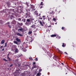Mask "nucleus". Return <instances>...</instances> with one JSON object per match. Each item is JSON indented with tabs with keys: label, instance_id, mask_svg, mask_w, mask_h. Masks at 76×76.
<instances>
[{
	"label": "nucleus",
	"instance_id": "1",
	"mask_svg": "<svg viewBox=\"0 0 76 76\" xmlns=\"http://www.w3.org/2000/svg\"><path fill=\"white\" fill-rule=\"evenodd\" d=\"M26 12H27L26 14L25 15L26 18H27L28 17H29V15H30V12H29L30 11V10L26 9Z\"/></svg>",
	"mask_w": 76,
	"mask_h": 76
},
{
	"label": "nucleus",
	"instance_id": "2",
	"mask_svg": "<svg viewBox=\"0 0 76 76\" xmlns=\"http://www.w3.org/2000/svg\"><path fill=\"white\" fill-rule=\"evenodd\" d=\"M31 8L30 10L32 11V10H35V6L33 5L30 4Z\"/></svg>",
	"mask_w": 76,
	"mask_h": 76
},
{
	"label": "nucleus",
	"instance_id": "3",
	"mask_svg": "<svg viewBox=\"0 0 76 76\" xmlns=\"http://www.w3.org/2000/svg\"><path fill=\"white\" fill-rule=\"evenodd\" d=\"M26 24L27 25H30V23H29V22H30V20L29 19H27L26 20Z\"/></svg>",
	"mask_w": 76,
	"mask_h": 76
},
{
	"label": "nucleus",
	"instance_id": "4",
	"mask_svg": "<svg viewBox=\"0 0 76 76\" xmlns=\"http://www.w3.org/2000/svg\"><path fill=\"white\" fill-rule=\"evenodd\" d=\"M15 11L14 10V9H10V11H9V13H15Z\"/></svg>",
	"mask_w": 76,
	"mask_h": 76
},
{
	"label": "nucleus",
	"instance_id": "5",
	"mask_svg": "<svg viewBox=\"0 0 76 76\" xmlns=\"http://www.w3.org/2000/svg\"><path fill=\"white\" fill-rule=\"evenodd\" d=\"M10 54V53H9L8 54V55H7V59H9V61H11V60H12V59L10 58H9V54Z\"/></svg>",
	"mask_w": 76,
	"mask_h": 76
},
{
	"label": "nucleus",
	"instance_id": "6",
	"mask_svg": "<svg viewBox=\"0 0 76 76\" xmlns=\"http://www.w3.org/2000/svg\"><path fill=\"white\" fill-rule=\"evenodd\" d=\"M16 34L17 35H18V36H20V37H22V36H23V35L22 34H20V33L19 32H17L16 33Z\"/></svg>",
	"mask_w": 76,
	"mask_h": 76
},
{
	"label": "nucleus",
	"instance_id": "7",
	"mask_svg": "<svg viewBox=\"0 0 76 76\" xmlns=\"http://www.w3.org/2000/svg\"><path fill=\"white\" fill-rule=\"evenodd\" d=\"M23 30V29L22 28H19L18 29V31L20 32H22Z\"/></svg>",
	"mask_w": 76,
	"mask_h": 76
},
{
	"label": "nucleus",
	"instance_id": "8",
	"mask_svg": "<svg viewBox=\"0 0 76 76\" xmlns=\"http://www.w3.org/2000/svg\"><path fill=\"white\" fill-rule=\"evenodd\" d=\"M12 48H15V49L17 48V46L16 45H13L12 46Z\"/></svg>",
	"mask_w": 76,
	"mask_h": 76
},
{
	"label": "nucleus",
	"instance_id": "9",
	"mask_svg": "<svg viewBox=\"0 0 76 76\" xmlns=\"http://www.w3.org/2000/svg\"><path fill=\"white\" fill-rule=\"evenodd\" d=\"M57 36V34H53L50 36L51 37H56Z\"/></svg>",
	"mask_w": 76,
	"mask_h": 76
},
{
	"label": "nucleus",
	"instance_id": "10",
	"mask_svg": "<svg viewBox=\"0 0 76 76\" xmlns=\"http://www.w3.org/2000/svg\"><path fill=\"white\" fill-rule=\"evenodd\" d=\"M4 42H5L4 40H2L1 42V44H3L4 43Z\"/></svg>",
	"mask_w": 76,
	"mask_h": 76
},
{
	"label": "nucleus",
	"instance_id": "11",
	"mask_svg": "<svg viewBox=\"0 0 76 76\" xmlns=\"http://www.w3.org/2000/svg\"><path fill=\"white\" fill-rule=\"evenodd\" d=\"M41 75V72H39L37 74L36 76H40Z\"/></svg>",
	"mask_w": 76,
	"mask_h": 76
},
{
	"label": "nucleus",
	"instance_id": "12",
	"mask_svg": "<svg viewBox=\"0 0 76 76\" xmlns=\"http://www.w3.org/2000/svg\"><path fill=\"white\" fill-rule=\"evenodd\" d=\"M15 53H18L19 52V50H18V48H16L15 49Z\"/></svg>",
	"mask_w": 76,
	"mask_h": 76
},
{
	"label": "nucleus",
	"instance_id": "13",
	"mask_svg": "<svg viewBox=\"0 0 76 76\" xmlns=\"http://www.w3.org/2000/svg\"><path fill=\"white\" fill-rule=\"evenodd\" d=\"M16 40L18 42H20V40L19 39H18V38L16 39Z\"/></svg>",
	"mask_w": 76,
	"mask_h": 76
},
{
	"label": "nucleus",
	"instance_id": "14",
	"mask_svg": "<svg viewBox=\"0 0 76 76\" xmlns=\"http://www.w3.org/2000/svg\"><path fill=\"white\" fill-rule=\"evenodd\" d=\"M62 47H66V44L63 43L62 44Z\"/></svg>",
	"mask_w": 76,
	"mask_h": 76
},
{
	"label": "nucleus",
	"instance_id": "15",
	"mask_svg": "<svg viewBox=\"0 0 76 76\" xmlns=\"http://www.w3.org/2000/svg\"><path fill=\"white\" fill-rule=\"evenodd\" d=\"M51 25H50V26H48V29H51Z\"/></svg>",
	"mask_w": 76,
	"mask_h": 76
},
{
	"label": "nucleus",
	"instance_id": "16",
	"mask_svg": "<svg viewBox=\"0 0 76 76\" xmlns=\"http://www.w3.org/2000/svg\"><path fill=\"white\" fill-rule=\"evenodd\" d=\"M57 50H58V52H59V53H62V51L60 50H59V49H58V48H57Z\"/></svg>",
	"mask_w": 76,
	"mask_h": 76
},
{
	"label": "nucleus",
	"instance_id": "17",
	"mask_svg": "<svg viewBox=\"0 0 76 76\" xmlns=\"http://www.w3.org/2000/svg\"><path fill=\"white\" fill-rule=\"evenodd\" d=\"M13 42L14 43V44H18V42L16 41H14Z\"/></svg>",
	"mask_w": 76,
	"mask_h": 76
},
{
	"label": "nucleus",
	"instance_id": "18",
	"mask_svg": "<svg viewBox=\"0 0 76 76\" xmlns=\"http://www.w3.org/2000/svg\"><path fill=\"white\" fill-rule=\"evenodd\" d=\"M22 11L21 10H18V12H19V13H21Z\"/></svg>",
	"mask_w": 76,
	"mask_h": 76
},
{
	"label": "nucleus",
	"instance_id": "19",
	"mask_svg": "<svg viewBox=\"0 0 76 76\" xmlns=\"http://www.w3.org/2000/svg\"><path fill=\"white\" fill-rule=\"evenodd\" d=\"M39 23H40L41 25V26H43V24H42V22H41V21H40Z\"/></svg>",
	"mask_w": 76,
	"mask_h": 76
},
{
	"label": "nucleus",
	"instance_id": "20",
	"mask_svg": "<svg viewBox=\"0 0 76 76\" xmlns=\"http://www.w3.org/2000/svg\"><path fill=\"white\" fill-rule=\"evenodd\" d=\"M57 57L56 56H54L53 58L54 59V60H56V58H57Z\"/></svg>",
	"mask_w": 76,
	"mask_h": 76
},
{
	"label": "nucleus",
	"instance_id": "21",
	"mask_svg": "<svg viewBox=\"0 0 76 76\" xmlns=\"http://www.w3.org/2000/svg\"><path fill=\"white\" fill-rule=\"evenodd\" d=\"M40 5L41 6H43V2H41L40 4Z\"/></svg>",
	"mask_w": 76,
	"mask_h": 76
},
{
	"label": "nucleus",
	"instance_id": "22",
	"mask_svg": "<svg viewBox=\"0 0 76 76\" xmlns=\"http://www.w3.org/2000/svg\"><path fill=\"white\" fill-rule=\"evenodd\" d=\"M35 15H38V12H37V11L35 12Z\"/></svg>",
	"mask_w": 76,
	"mask_h": 76
},
{
	"label": "nucleus",
	"instance_id": "23",
	"mask_svg": "<svg viewBox=\"0 0 76 76\" xmlns=\"http://www.w3.org/2000/svg\"><path fill=\"white\" fill-rule=\"evenodd\" d=\"M31 34H32V31H29L28 32V34H29V35Z\"/></svg>",
	"mask_w": 76,
	"mask_h": 76
},
{
	"label": "nucleus",
	"instance_id": "24",
	"mask_svg": "<svg viewBox=\"0 0 76 76\" xmlns=\"http://www.w3.org/2000/svg\"><path fill=\"white\" fill-rule=\"evenodd\" d=\"M31 28H35V25H32L31 26Z\"/></svg>",
	"mask_w": 76,
	"mask_h": 76
},
{
	"label": "nucleus",
	"instance_id": "25",
	"mask_svg": "<svg viewBox=\"0 0 76 76\" xmlns=\"http://www.w3.org/2000/svg\"><path fill=\"white\" fill-rule=\"evenodd\" d=\"M29 60H33V59H32V58L31 57H30V58H29Z\"/></svg>",
	"mask_w": 76,
	"mask_h": 76
},
{
	"label": "nucleus",
	"instance_id": "26",
	"mask_svg": "<svg viewBox=\"0 0 76 76\" xmlns=\"http://www.w3.org/2000/svg\"><path fill=\"white\" fill-rule=\"evenodd\" d=\"M11 24H15V23L14 22V21H12L11 23Z\"/></svg>",
	"mask_w": 76,
	"mask_h": 76
},
{
	"label": "nucleus",
	"instance_id": "27",
	"mask_svg": "<svg viewBox=\"0 0 76 76\" xmlns=\"http://www.w3.org/2000/svg\"><path fill=\"white\" fill-rule=\"evenodd\" d=\"M3 60H4V61H7V60H6V59H4V58Z\"/></svg>",
	"mask_w": 76,
	"mask_h": 76
},
{
	"label": "nucleus",
	"instance_id": "28",
	"mask_svg": "<svg viewBox=\"0 0 76 76\" xmlns=\"http://www.w3.org/2000/svg\"><path fill=\"white\" fill-rule=\"evenodd\" d=\"M5 46H4V47H6V46H7V42L5 43Z\"/></svg>",
	"mask_w": 76,
	"mask_h": 76
},
{
	"label": "nucleus",
	"instance_id": "29",
	"mask_svg": "<svg viewBox=\"0 0 76 76\" xmlns=\"http://www.w3.org/2000/svg\"><path fill=\"white\" fill-rule=\"evenodd\" d=\"M26 4L27 5V6H28V7H29V5H28V4L27 3H26Z\"/></svg>",
	"mask_w": 76,
	"mask_h": 76
},
{
	"label": "nucleus",
	"instance_id": "30",
	"mask_svg": "<svg viewBox=\"0 0 76 76\" xmlns=\"http://www.w3.org/2000/svg\"><path fill=\"white\" fill-rule=\"evenodd\" d=\"M53 20H54V21H55L56 19V18H53Z\"/></svg>",
	"mask_w": 76,
	"mask_h": 76
},
{
	"label": "nucleus",
	"instance_id": "31",
	"mask_svg": "<svg viewBox=\"0 0 76 76\" xmlns=\"http://www.w3.org/2000/svg\"><path fill=\"white\" fill-rule=\"evenodd\" d=\"M39 72H41V71H42V69H39Z\"/></svg>",
	"mask_w": 76,
	"mask_h": 76
},
{
	"label": "nucleus",
	"instance_id": "32",
	"mask_svg": "<svg viewBox=\"0 0 76 76\" xmlns=\"http://www.w3.org/2000/svg\"><path fill=\"white\" fill-rule=\"evenodd\" d=\"M64 27H62L61 28L63 30V29H64Z\"/></svg>",
	"mask_w": 76,
	"mask_h": 76
},
{
	"label": "nucleus",
	"instance_id": "33",
	"mask_svg": "<svg viewBox=\"0 0 76 76\" xmlns=\"http://www.w3.org/2000/svg\"><path fill=\"white\" fill-rule=\"evenodd\" d=\"M23 55L22 54L19 55L20 57H22V56H23Z\"/></svg>",
	"mask_w": 76,
	"mask_h": 76
},
{
	"label": "nucleus",
	"instance_id": "34",
	"mask_svg": "<svg viewBox=\"0 0 76 76\" xmlns=\"http://www.w3.org/2000/svg\"><path fill=\"white\" fill-rule=\"evenodd\" d=\"M3 12H6V10H4Z\"/></svg>",
	"mask_w": 76,
	"mask_h": 76
},
{
	"label": "nucleus",
	"instance_id": "35",
	"mask_svg": "<svg viewBox=\"0 0 76 76\" xmlns=\"http://www.w3.org/2000/svg\"><path fill=\"white\" fill-rule=\"evenodd\" d=\"M64 53H65V54H66V55H68V54H67V52H64Z\"/></svg>",
	"mask_w": 76,
	"mask_h": 76
},
{
	"label": "nucleus",
	"instance_id": "36",
	"mask_svg": "<svg viewBox=\"0 0 76 76\" xmlns=\"http://www.w3.org/2000/svg\"><path fill=\"white\" fill-rule=\"evenodd\" d=\"M9 28H12V27H11L10 26V25H9Z\"/></svg>",
	"mask_w": 76,
	"mask_h": 76
},
{
	"label": "nucleus",
	"instance_id": "37",
	"mask_svg": "<svg viewBox=\"0 0 76 76\" xmlns=\"http://www.w3.org/2000/svg\"><path fill=\"white\" fill-rule=\"evenodd\" d=\"M57 36L59 38H60V36L59 37V36L58 35H57Z\"/></svg>",
	"mask_w": 76,
	"mask_h": 76
},
{
	"label": "nucleus",
	"instance_id": "38",
	"mask_svg": "<svg viewBox=\"0 0 76 76\" xmlns=\"http://www.w3.org/2000/svg\"><path fill=\"white\" fill-rule=\"evenodd\" d=\"M12 66H13V64H11V65H10V67H12Z\"/></svg>",
	"mask_w": 76,
	"mask_h": 76
},
{
	"label": "nucleus",
	"instance_id": "39",
	"mask_svg": "<svg viewBox=\"0 0 76 76\" xmlns=\"http://www.w3.org/2000/svg\"><path fill=\"white\" fill-rule=\"evenodd\" d=\"M45 16L43 15L42 16V18H45Z\"/></svg>",
	"mask_w": 76,
	"mask_h": 76
},
{
	"label": "nucleus",
	"instance_id": "40",
	"mask_svg": "<svg viewBox=\"0 0 76 76\" xmlns=\"http://www.w3.org/2000/svg\"><path fill=\"white\" fill-rule=\"evenodd\" d=\"M18 20H21V19L20 18H18Z\"/></svg>",
	"mask_w": 76,
	"mask_h": 76
},
{
	"label": "nucleus",
	"instance_id": "41",
	"mask_svg": "<svg viewBox=\"0 0 76 76\" xmlns=\"http://www.w3.org/2000/svg\"><path fill=\"white\" fill-rule=\"evenodd\" d=\"M34 35H37V33H34Z\"/></svg>",
	"mask_w": 76,
	"mask_h": 76
},
{
	"label": "nucleus",
	"instance_id": "42",
	"mask_svg": "<svg viewBox=\"0 0 76 76\" xmlns=\"http://www.w3.org/2000/svg\"><path fill=\"white\" fill-rule=\"evenodd\" d=\"M35 60H36V61H38V58H35Z\"/></svg>",
	"mask_w": 76,
	"mask_h": 76
},
{
	"label": "nucleus",
	"instance_id": "43",
	"mask_svg": "<svg viewBox=\"0 0 76 76\" xmlns=\"http://www.w3.org/2000/svg\"><path fill=\"white\" fill-rule=\"evenodd\" d=\"M42 7H42V6L41 7H40V9H42Z\"/></svg>",
	"mask_w": 76,
	"mask_h": 76
},
{
	"label": "nucleus",
	"instance_id": "44",
	"mask_svg": "<svg viewBox=\"0 0 76 76\" xmlns=\"http://www.w3.org/2000/svg\"><path fill=\"white\" fill-rule=\"evenodd\" d=\"M35 64V62H33V64Z\"/></svg>",
	"mask_w": 76,
	"mask_h": 76
},
{
	"label": "nucleus",
	"instance_id": "45",
	"mask_svg": "<svg viewBox=\"0 0 76 76\" xmlns=\"http://www.w3.org/2000/svg\"><path fill=\"white\" fill-rule=\"evenodd\" d=\"M32 42V40H31L30 41V42Z\"/></svg>",
	"mask_w": 76,
	"mask_h": 76
},
{
	"label": "nucleus",
	"instance_id": "46",
	"mask_svg": "<svg viewBox=\"0 0 76 76\" xmlns=\"http://www.w3.org/2000/svg\"><path fill=\"white\" fill-rule=\"evenodd\" d=\"M4 49H3L2 50V51H4Z\"/></svg>",
	"mask_w": 76,
	"mask_h": 76
},
{
	"label": "nucleus",
	"instance_id": "47",
	"mask_svg": "<svg viewBox=\"0 0 76 76\" xmlns=\"http://www.w3.org/2000/svg\"><path fill=\"white\" fill-rule=\"evenodd\" d=\"M40 19H42V18H40Z\"/></svg>",
	"mask_w": 76,
	"mask_h": 76
},
{
	"label": "nucleus",
	"instance_id": "48",
	"mask_svg": "<svg viewBox=\"0 0 76 76\" xmlns=\"http://www.w3.org/2000/svg\"><path fill=\"white\" fill-rule=\"evenodd\" d=\"M61 64H62V65H63V63H61Z\"/></svg>",
	"mask_w": 76,
	"mask_h": 76
},
{
	"label": "nucleus",
	"instance_id": "49",
	"mask_svg": "<svg viewBox=\"0 0 76 76\" xmlns=\"http://www.w3.org/2000/svg\"><path fill=\"white\" fill-rule=\"evenodd\" d=\"M3 47V46H1V48H2V47Z\"/></svg>",
	"mask_w": 76,
	"mask_h": 76
},
{
	"label": "nucleus",
	"instance_id": "50",
	"mask_svg": "<svg viewBox=\"0 0 76 76\" xmlns=\"http://www.w3.org/2000/svg\"><path fill=\"white\" fill-rule=\"evenodd\" d=\"M11 17H13V15H11Z\"/></svg>",
	"mask_w": 76,
	"mask_h": 76
},
{
	"label": "nucleus",
	"instance_id": "51",
	"mask_svg": "<svg viewBox=\"0 0 76 76\" xmlns=\"http://www.w3.org/2000/svg\"><path fill=\"white\" fill-rule=\"evenodd\" d=\"M24 51V52H26V51L25 50V51Z\"/></svg>",
	"mask_w": 76,
	"mask_h": 76
},
{
	"label": "nucleus",
	"instance_id": "52",
	"mask_svg": "<svg viewBox=\"0 0 76 76\" xmlns=\"http://www.w3.org/2000/svg\"><path fill=\"white\" fill-rule=\"evenodd\" d=\"M48 20H49H49H49V18H48Z\"/></svg>",
	"mask_w": 76,
	"mask_h": 76
},
{
	"label": "nucleus",
	"instance_id": "53",
	"mask_svg": "<svg viewBox=\"0 0 76 76\" xmlns=\"http://www.w3.org/2000/svg\"><path fill=\"white\" fill-rule=\"evenodd\" d=\"M11 20H12V18H11Z\"/></svg>",
	"mask_w": 76,
	"mask_h": 76
},
{
	"label": "nucleus",
	"instance_id": "54",
	"mask_svg": "<svg viewBox=\"0 0 76 76\" xmlns=\"http://www.w3.org/2000/svg\"><path fill=\"white\" fill-rule=\"evenodd\" d=\"M56 25H57V23H55Z\"/></svg>",
	"mask_w": 76,
	"mask_h": 76
},
{
	"label": "nucleus",
	"instance_id": "55",
	"mask_svg": "<svg viewBox=\"0 0 76 76\" xmlns=\"http://www.w3.org/2000/svg\"><path fill=\"white\" fill-rule=\"evenodd\" d=\"M43 19L44 20H45V18H43Z\"/></svg>",
	"mask_w": 76,
	"mask_h": 76
},
{
	"label": "nucleus",
	"instance_id": "56",
	"mask_svg": "<svg viewBox=\"0 0 76 76\" xmlns=\"http://www.w3.org/2000/svg\"><path fill=\"white\" fill-rule=\"evenodd\" d=\"M15 5H16V4H15Z\"/></svg>",
	"mask_w": 76,
	"mask_h": 76
},
{
	"label": "nucleus",
	"instance_id": "57",
	"mask_svg": "<svg viewBox=\"0 0 76 76\" xmlns=\"http://www.w3.org/2000/svg\"><path fill=\"white\" fill-rule=\"evenodd\" d=\"M39 15H41V14H39Z\"/></svg>",
	"mask_w": 76,
	"mask_h": 76
},
{
	"label": "nucleus",
	"instance_id": "58",
	"mask_svg": "<svg viewBox=\"0 0 76 76\" xmlns=\"http://www.w3.org/2000/svg\"><path fill=\"white\" fill-rule=\"evenodd\" d=\"M46 32H48V30H47Z\"/></svg>",
	"mask_w": 76,
	"mask_h": 76
},
{
	"label": "nucleus",
	"instance_id": "59",
	"mask_svg": "<svg viewBox=\"0 0 76 76\" xmlns=\"http://www.w3.org/2000/svg\"><path fill=\"white\" fill-rule=\"evenodd\" d=\"M67 73H66V75H67Z\"/></svg>",
	"mask_w": 76,
	"mask_h": 76
},
{
	"label": "nucleus",
	"instance_id": "60",
	"mask_svg": "<svg viewBox=\"0 0 76 76\" xmlns=\"http://www.w3.org/2000/svg\"><path fill=\"white\" fill-rule=\"evenodd\" d=\"M19 75H20V73H19Z\"/></svg>",
	"mask_w": 76,
	"mask_h": 76
},
{
	"label": "nucleus",
	"instance_id": "61",
	"mask_svg": "<svg viewBox=\"0 0 76 76\" xmlns=\"http://www.w3.org/2000/svg\"><path fill=\"white\" fill-rule=\"evenodd\" d=\"M48 31H49V32H50V30H48Z\"/></svg>",
	"mask_w": 76,
	"mask_h": 76
},
{
	"label": "nucleus",
	"instance_id": "62",
	"mask_svg": "<svg viewBox=\"0 0 76 76\" xmlns=\"http://www.w3.org/2000/svg\"><path fill=\"white\" fill-rule=\"evenodd\" d=\"M8 23H9V22Z\"/></svg>",
	"mask_w": 76,
	"mask_h": 76
},
{
	"label": "nucleus",
	"instance_id": "63",
	"mask_svg": "<svg viewBox=\"0 0 76 76\" xmlns=\"http://www.w3.org/2000/svg\"><path fill=\"white\" fill-rule=\"evenodd\" d=\"M21 24H22H22H23L22 23H21Z\"/></svg>",
	"mask_w": 76,
	"mask_h": 76
},
{
	"label": "nucleus",
	"instance_id": "64",
	"mask_svg": "<svg viewBox=\"0 0 76 76\" xmlns=\"http://www.w3.org/2000/svg\"><path fill=\"white\" fill-rule=\"evenodd\" d=\"M42 76H44V75H42Z\"/></svg>",
	"mask_w": 76,
	"mask_h": 76
}]
</instances>
